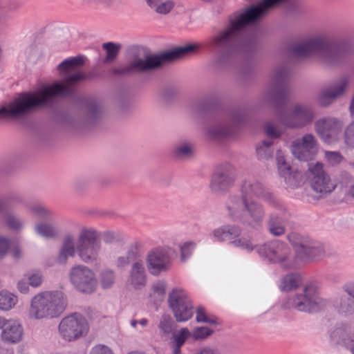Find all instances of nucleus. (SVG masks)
<instances>
[{
	"mask_svg": "<svg viewBox=\"0 0 354 354\" xmlns=\"http://www.w3.org/2000/svg\"><path fill=\"white\" fill-rule=\"evenodd\" d=\"M1 339L6 344H17L22 340L24 328L19 321L0 316Z\"/></svg>",
	"mask_w": 354,
	"mask_h": 354,
	"instance_id": "4be33fe9",
	"label": "nucleus"
},
{
	"mask_svg": "<svg viewBox=\"0 0 354 354\" xmlns=\"http://www.w3.org/2000/svg\"><path fill=\"white\" fill-rule=\"evenodd\" d=\"M147 5L153 10L158 6L161 0H145Z\"/></svg>",
	"mask_w": 354,
	"mask_h": 354,
	"instance_id": "0e129e2a",
	"label": "nucleus"
},
{
	"mask_svg": "<svg viewBox=\"0 0 354 354\" xmlns=\"http://www.w3.org/2000/svg\"><path fill=\"white\" fill-rule=\"evenodd\" d=\"M344 122L335 118H325L315 123V130L321 140L325 143L337 142L342 134Z\"/></svg>",
	"mask_w": 354,
	"mask_h": 354,
	"instance_id": "a211bd4d",
	"label": "nucleus"
},
{
	"mask_svg": "<svg viewBox=\"0 0 354 354\" xmlns=\"http://www.w3.org/2000/svg\"><path fill=\"white\" fill-rule=\"evenodd\" d=\"M17 302V297L8 292L1 291L0 292V309L9 310L13 308Z\"/></svg>",
	"mask_w": 354,
	"mask_h": 354,
	"instance_id": "c9c22d12",
	"label": "nucleus"
},
{
	"mask_svg": "<svg viewBox=\"0 0 354 354\" xmlns=\"http://www.w3.org/2000/svg\"><path fill=\"white\" fill-rule=\"evenodd\" d=\"M8 6V3L6 0H0V14L7 10Z\"/></svg>",
	"mask_w": 354,
	"mask_h": 354,
	"instance_id": "e2e57ef3",
	"label": "nucleus"
},
{
	"mask_svg": "<svg viewBox=\"0 0 354 354\" xmlns=\"http://www.w3.org/2000/svg\"><path fill=\"white\" fill-rule=\"evenodd\" d=\"M30 213L38 218L49 221H55V214L50 209L41 204H32L29 206Z\"/></svg>",
	"mask_w": 354,
	"mask_h": 354,
	"instance_id": "7c9ffc66",
	"label": "nucleus"
},
{
	"mask_svg": "<svg viewBox=\"0 0 354 354\" xmlns=\"http://www.w3.org/2000/svg\"><path fill=\"white\" fill-rule=\"evenodd\" d=\"M194 354H222L221 349L215 346H205L199 348Z\"/></svg>",
	"mask_w": 354,
	"mask_h": 354,
	"instance_id": "5fc2aeb1",
	"label": "nucleus"
},
{
	"mask_svg": "<svg viewBox=\"0 0 354 354\" xmlns=\"http://www.w3.org/2000/svg\"><path fill=\"white\" fill-rule=\"evenodd\" d=\"M115 281L114 273L111 270H104L101 274V283L104 288H110Z\"/></svg>",
	"mask_w": 354,
	"mask_h": 354,
	"instance_id": "09e8293b",
	"label": "nucleus"
},
{
	"mask_svg": "<svg viewBox=\"0 0 354 354\" xmlns=\"http://www.w3.org/2000/svg\"><path fill=\"white\" fill-rule=\"evenodd\" d=\"M289 71L285 66L275 68L272 81L263 94V100L271 102L278 103L286 99L288 89L286 80Z\"/></svg>",
	"mask_w": 354,
	"mask_h": 354,
	"instance_id": "4468645a",
	"label": "nucleus"
},
{
	"mask_svg": "<svg viewBox=\"0 0 354 354\" xmlns=\"http://www.w3.org/2000/svg\"><path fill=\"white\" fill-rule=\"evenodd\" d=\"M196 320L198 323H208L214 324L216 323V318L212 315H209L206 310L203 306H198L196 309Z\"/></svg>",
	"mask_w": 354,
	"mask_h": 354,
	"instance_id": "a19ab883",
	"label": "nucleus"
},
{
	"mask_svg": "<svg viewBox=\"0 0 354 354\" xmlns=\"http://www.w3.org/2000/svg\"><path fill=\"white\" fill-rule=\"evenodd\" d=\"M84 64L83 57H74L64 60L58 69L64 84L55 83L34 91L21 93L7 106L0 108V120H17L28 116L38 108L50 102L56 97H67L72 94L71 84L85 78L78 68Z\"/></svg>",
	"mask_w": 354,
	"mask_h": 354,
	"instance_id": "f257e3e1",
	"label": "nucleus"
},
{
	"mask_svg": "<svg viewBox=\"0 0 354 354\" xmlns=\"http://www.w3.org/2000/svg\"><path fill=\"white\" fill-rule=\"evenodd\" d=\"M198 47L197 44H189L160 55H153L143 47L133 46L128 49V63L122 66L113 68L111 73L117 75H127L151 71L165 62L180 59L193 53Z\"/></svg>",
	"mask_w": 354,
	"mask_h": 354,
	"instance_id": "20e7f679",
	"label": "nucleus"
},
{
	"mask_svg": "<svg viewBox=\"0 0 354 354\" xmlns=\"http://www.w3.org/2000/svg\"><path fill=\"white\" fill-rule=\"evenodd\" d=\"M115 236L113 233L107 232L104 233V241L106 243L110 242L111 239H114Z\"/></svg>",
	"mask_w": 354,
	"mask_h": 354,
	"instance_id": "69168bd1",
	"label": "nucleus"
},
{
	"mask_svg": "<svg viewBox=\"0 0 354 354\" xmlns=\"http://www.w3.org/2000/svg\"><path fill=\"white\" fill-rule=\"evenodd\" d=\"M230 243L233 246L239 248L249 252L253 251L254 249L257 250V248L259 246V245L254 244L251 238L245 236L231 241Z\"/></svg>",
	"mask_w": 354,
	"mask_h": 354,
	"instance_id": "e433bc0d",
	"label": "nucleus"
},
{
	"mask_svg": "<svg viewBox=\"0 0 354 354\" xmlns=\"http://www.w3.org/2000/svg\"><path fill=\"white\" fill-rule=\"evenodd\" d=\"M90 354H113L111 350L104 345H97L94 346Z\"/></svg>",
	"mask_w": 354,
	"mask_h": 354,
	"instance_id": "4d7b16f0",
	"label": "nucleus"
},
{
	"mask_svg": "<svg viewBox=\"0 0 354 354\" xmlns=\"http://www.w3.org/2000/svg\"><path fill=\"white\" fill-rule=\"evenodd\" d=\"M70 280L73 286L80 291L91 293L96 287V279L94 272L84 265L73 267L70 271Z\"/></svg>",
	"mask_w": 354,
	"mask_h": 354,
	"instance_id": "6ab92c4d",
	"label": "nucleus"
},
{
	"mask_svg": "<svg viewBox=\"0 0 354 354\" xmlns=\"http://www.w3.org/2000/svg\"><path fill=\"white\" fill-rule=\"evenodd\" d=\"M266 134L270 138H278L282 132L271 122H267L264 126Z\"/></svg>",
	"mask_w": 354,
	"mask_h": 354,
	"instance_id": "8fccbe9b",
	"label": "nucleus"
},
{
	"mask_svg": "<svg viewBox=\"0 0 354 354\" xmlns=\"http://www.w3.org/2000/svg\"><path fill=\"white\" fill-rule=\"evenodd\" d=\"M236 171L233 166L224 164L218 167L213 174L209 188L215 194L223 195L226 193L234 184Z\"/></svg>",
	"mask_w": 354,
	"mask_h": 354,
	"instance_id": "dca6fc26",
	"label": "nucleus"
},
{
	"mask_svg": "<svg viewBox=\"0 0 354 354\" xmlns=\"http://www.w3.org/2000/svg\"><path fill=\"white\" fill-rule=\"evenodd\" d=\"M9 247V240L5 237L0 236V258H2L6 255Z\"/></svg>",
	"mask_w": 354,
	"mask_h": 354,
	"instance_id": "13d9d810",
	"label": "nucleus"
},
{
	"mask_svg": "<svg viewBox=\"0 0 354 354\" xmlns=\"http://www.w3.org/2000/svg\"><path fill=\"white\" fill-rule=\"evenodd\" d=\"M213 330L207 327L201 326L194 328L192 335L195 339H203L210 336Z\"/></svg>",
	"mask_w": 354,
	"mask_h": 354,
	"instance_id": "de8ad7c7",
	"label": "nucleus"
},
{
	"mask_svg": "<svg viewBox=\"0 0 354 354\" xmlns=\"http://www.w3.org/2000/svg\"><path fill=\"white\" fill-rule=\"evenodd\" d=\"M346 194L348 197L354 198V183L348 189Z\"/></svg>",
	"mask_w": 354,
	"mask_h": 354,
	"instance_id": "338daca9",
	"label": "nucleus"
},
{
	"mask_svg": "<svg viewBox=\"0 0 354 354\" xmlns=\"http://www.w3.org/2000/svg\"><path fill=\"white\" fill-rule=\"evenodd\" d=\"M346 77H342L328 86L323 88L317 96V102L322 106H328L340 97L348 85Z\"/></svg>",
	"mask_w": 354,
	"mask_h": 354,
	"instance_id": "5701e85b",
	"label": "nucleus"
},
{
	"mask_svg": "<svg viewBox=\"0 0 354 354\" xmlns=\"http://www.w3.org/2000/svg\"><path fill=\"white\" fill-rule=\"evenodd\" d=\"M344 144L349 148L354 149V121L349 123L344 131Z\"/></svg>",
	"mask_w": 354,
	"mask_h": 354,
	"instance_id": "37998d69",
	"label": "nucleus"
},
{
	"mask_svg": "<svg viewBox=\"0 0 354 354\" xmlns=\"http://www.w3.org/2000/svg\"><path fill=\"white\" fill-rule=\"evenodd\" d=\"M288 239L292 245L297 257L304 261H310L321 257L324 253L322 245L308 236L297 232H291Z\"/></svg>",
	"mask_w": 354,
	"mask_h": 354,
	"instance_id": "9b49d317",
	"label": "nucleus"
},
{
	"mask_svg": "<svg viewBox=\"0 0 354 354\" xmlns=\"http://www.w3.org/2000/svg\"><path fill=\"white\" fill-rule=\"evenodd\" d=\"M66 304V298L61 291L40 292L30 301L29 317L33 319L57 317L64 311Z\"/></svg>",
	"mask_w": 354,
	"mask_h": 354,
	"instance_id": "423d86ee",
	"label": "nucleus"
},
{
	"mask_svg": "<svg viewBox=\"0 0 354 354\" xmlns=\"http://www.w3.org/2000/svg\"><path fill=\"white\" fill-rule=\"evenodd\" d=\"M148 319H145V318H143L140 320L138 321V324L142 326V327H145L147 326L148 324Z\"/></svg>",
	"mask_w": 354,
	"mask_h": 354,
	"instance_id": "774afa93",
	"label": "nucleus"
},
{
	"mask_svg": "<svg viewBox=\"0 0 354 354\" xmlns=\"http://www.w3.org/2000/svg\"><path fill=\"white\" fill-rule=\"evenodd\" d=\"M38 223L35 225V232L41 236L45 238H54L59 234V229L53 223Z\"/></svg>",
	"mask_w": 354,
	"mask_h": 354,
	"instance_id": "c756f323",
	"label": "nucleus"
},
{
	"mask_svg": "<svg viewBox=\"0 0 354 354\" xmlns=\"http://www.w3.org/2000/svg\"><path fill=\"white\" fill-rule=\"evenodd\" d=\"M241 194L230 195L226 200L225 208L230 220L239 222L244 226L253 229L260 227L266 216V210L262 204L249 198L255 196L278 206L273 195L258 180L246 178L241 185Z\"/></svg>",
	"mask_w": 354,
	"mask_h": 354,
	"instance_id": "7ed1b4c3",
	"label": "nucleus"
},
{
	"mask_svg": "<svg viewBox=\"0 0 354 354\" xmlns=\"http://www.w3.org/2000/svg\"><path fill=\"white\" fill-rule=\"evenodd\" d=\"M167 283L164 281H158L152 285L151 297L157 299L158 301H162L166 292Z\"/></svg>",
	"mask_w": 354,
	"mask_h": 354,
	"instance_id": "ea45409f",
	"label": "nucleus"
},
{
	"mask_svg": "<svg viewBox=\"0 0 354 354\" xmlns=\"http://www.w3.org/2000/svg\"><path fill=\"white\" fill-rule=\"evenodd\" d=\"M276 160H277V167L279 166H281V165H284L285 164L288 163L285 159L283 153L281 150H278L277 151Z\"/></svg>",
	"mask_w": 354,
	"mask_h": 354,
	"instance_id": "680f3d73",
	"label": "nucleus"
},
{
	"mask_svg": "<svg viewBox=\"0 0 354 354\" xmlns=\"http://www.w3.org/2000/svg\"><path fill=\"white\" fill-rule=\"evenodd\" d=\"M222 227L227 241H231L239 237L241 233V228L237 225H223Z\"/></svg>",
	"mask_w": 354,
	"mask_h": 354,
	"instance_id": "79ce46f5",
	"label": "nucleus"
},
{
	"mask_svg": "<svg viewBox=\"0 0 354 354\" xmlns=\"http://www.w3.org/2000/svg\"><path fill=\"white\" fill-rule=\"evenodd\" d=\"M257 252L266 260L278 263L284 268L292 269L295 267L290 248L279 240L275 239L259 245L257 248Z\"/></svg>",
	"mask_w": 354,
	"mask_h": 354,
	"instance_id": "6e6552de",
	"label": "nucleus"
},
{
	"mask_svg": "<svg viewBox=\"0 0 354 354\" xmlns=\"http://www.w3.org/2000/svg\"><path fill=\"white\" fill-rule=\"evenodd\" d=\"M102 106L97 102H91L88 104L86 120L88 123L97 122L102 115Z\"/></svg>",
	"mask_w": 354,
	"mask_h": 354,
	"instance_id": "f704fd0d",
	"label": "nucleus"
},
{
	"mask_svg": "<svg viewBox=\"0 0 354 354\" xmlns=\"http://www.w3.org/2000/svg\"><path fill=\"white\" fill-rule=\"evenodd\" d=\"M192 335L191 333L187 328H181L178 333L174 335V344L178 346H182L185 341Z\"/></svg>",
	"mask_w": 354,
	"mask_h": 354,
	"instance_id": "a18cd8bd",
	"label": "nucleus"
},
{
	"mask_svg": "<svg viewBox=\"0 0 354 354\" xmlns=\"http://www.w3.org/2000/svg\"><path fill=\"white\" fill-rule=\"evenodd\" d=\"M29 283L24 280H20L17 283V288L20 292L26 294L29 290Z\"/></svg>",
	"mask_w": 354,
	"mask_h": 354,
	"instance_id": "052dcab7",
	"label": "nucleus"
},
{
	"mask_svg": "<svg viewBox=\"0 0 354 354\" xmlns=\"http://www.w3.org/2000/svg\"><path fill=\"white\" fill-rule=\"evenodd\" d=\"M288 305L298 311L313 313L323 309L326 301L319 295L313 285H308L301 291L290 296Z\"/></svg>",
	"mask_w": 354,
	"mask_h": 354,
	"instance_id": "0eeeda50",
	"label": "nucleus"
},
{
	"mask_svg": "<svg viewBox=\"0 0 354 354\" xmlns=\"http://www.w3.org/2000/svg\"><path fill=\"white\" fill-rule=\"evenodd\" d=\"M268 232L273 236H280L285 234V219L277 212L270 213L267 221Z\"/></svg>",
	"mask_w": 354,
	"mask_h": 354,
	"instance_id": "a878e982",
	"label": "nucleus"
},
{
	"mask_svg": "<svg viewBox=\"0 0 354 354\" xmlns=\"http://www.w3.org/2000/svg\"><path fill=\"white\" fill-rule=\"evenodd\" d=\"M195 244L193 242H187L180 246V259L185 261L192 254Z\"/></svg>",
	"mask_w": 354,
	"mask_h": 354,
	"instance_id": "864d4df0",
	"label": "nucleus"
},
{
	"mask_svg": "<svg viewBox=\"0 0 354 354\" xmlns=\"http://www.w3.org/2000/svg\"><path fill=\"white\" fill-rule=\"evenodd\" d=\"M129 282L136 289H141L146 284V273L142 261L133 263L130 271Z\"/></svg>",
	"mask_w": 354,
	"mask_h": 354,
	"instance_id": "b1692460",
	"label": "nucleus"
},
{
	"mask_svg": "<svg viewBox=\"0 0 354 354\" xmlns=\"http://www.w3.org/2000/svg\"><path fill=\"white\" fill-rule=\"evenodd\" d=\"M319 151V144L312 133H306L301 138L295 139L291 144V152L295 158L301 161L314 159Z\"/></svg>",
	"mask_w": 354,
	"mask_h": 354,
	"instance_id": "f3484780",
	"label": "nucleus"
},
{
	"mask_svg": "<svg viewBox=\"0 0 354 354\" xmlns=\"http://www.w3.org/2000/svg\"><path fill=\"white\" fill-rule=\"evenodd\" d=\"M146 263L149 272L151 275L159 276L169 270L172 261L166 250L156 248L148 252Z\"/></svg>",
	"mask_w": 354,
	"mask_h": 354,
	"instance_id": "aec40b11",
	"label": "nucleus"
},
{
	"mask_svg": "<svg viewBox=\"0 0 354 354\" xmlns=\"http://www.w3.org/2000/svg\"><path fill=\"white\" fill-rule=\"evenodd\" d=\"M301 283L302 279L299 274L289 273L281 279L279 288L282 291L290 292L296 290Z\"/></svg>",
	"mask_w": 354,
	"mask_h": 354,
	"instance_id": "cd10ccee",
	"label": "nucleus"
},
{
	"mask_svg": "<svg viewBox=\"0 0 354 354\" xmlns=\"http://www.w3.org/2000/svg\"><path fill=\"white\" fill-rule=\"evenodd\" d=\"M324 159L328 165L336 167L341 164L344 158L339 151H325Z\"/></svg>",
	"mask_w": 354,
	"mask_h": 354,
	"instance_id": "4c0bfd02",
	"label": "nucleus"
},
{
	"mask_svg": "<svg viewBox=\"0 0 354 354\" xmlns=\"http://www.w3.org/2000/svg\"><path fill=\"white\" fill-rule=\"evenodd\" d=\"M286 0H263L246 8L231 19L230 24L210 39L212 47L217 50L215 62L222 65L230 61L239 50L252 51L256 45L254 36L243 35L245 28L265 17L268 12Z\"/></svg>",
	"mask_w": 354,
	"mask_h": 354,
	"instance_id": "f03ea898",
	"label": "nucleus"
},
{
	"mask_svg": "<svg viewBox=\"0 0 354 354\" xmlns=\"http://www.w3.org/2000/svg\"><path fill=\"white\" fill-rule=\"evenodd\" d=\"M194 153V147L188 141H180L174 146L173 154L178 159L185 160L192 157Z\"/></svg>",
	"mask_w": 354,
	"mask_h": 354,
	"instance_id": "c85d7f7f",
	"label": "nucleus"
},
{
	"mask_svg": "<svg viewBox=\"0 0 354 354\" xmlns=\"http://www.w3.org/2000/svg\"><path fill=\"white\" fill-rule=\"evenodd\" d=\"M97 231L94 228L84 227L77 239V252L81 261L91 263L98 259L101 243L97 240Z\"/></svg>",
	"mask_w": 354,
	"mask_h": 354,
	"instance_id": "9d476101",
	"label": "nucleus"
},
{
	"mask_svg": "<svg viewBox=\"0 0 354 354\" xmlns=\"http://www.w3.org/2000/svg\"><path fill=\"white\" fill-rule=\"evenodd\" d=\"M138 252L136 248H129L126 253L120 256L115 261V265L118 268H123L129 265L131 262H135L137 260Z\"/></svg>",
	"mask_w": 354,
	"mask_h": 354,
	"instance_id": "72a5a7b5",
	"label": "nucleus"
},
{
	"mask_svg": "<svg viewBox=\"0 0 354 354\" xmlns=\"http://www.w3.org/2000/svg\"><path fill=\"white\" fill-rule=\"evenodd\" d=\"M158 328L161 332V335L167 336L171 333L173 328V319L169 315H163L160 320Z\"/></svg>",
	"mask_w": 354,
	"mask_h": 354,
	"instance_id": "58836bf2",
	"label": "nucleus"
},
{
	"mask_svg": "<svg viewBox=\"0 0 354 354\" xmlns=\"http://www.w3.org/2000/svg\"><path fill=\"white\" fill-rule=\"evenodd\" d=\"M88 329L86 319L78 313L64 317L58 326L60 337L66 342L75 341L86 335Z\"/></svg>",
	"mask_w": 354,
	"mask_h": 354,
	"instance_id": "f8f14e48",
	"label": "nucleus"
},
{
	"mask_svg": "<svg viewBox=\"0 0 354 354\" xmlns=\"http://www.w3.org/2000/svg\"><path fill=\"white\" fill-rule=\"evenodd\" d=\"M168 304L177 322H187L193 316L192 301L183 289H173L168 295Z\"/></svg>",
	"mask_w": 354,
	"mask_h": 354,
	"instance_id": "ddd939ff",
	"label": "nucleus"
},
{
	"mask_svg": "<svg viewBox=\"0 0 354 354\" xmlns=\"http://www.w3.org/2000/svg\"><path fill=\"white\" fill-rule=\"evenodd\" d=\"M77 251V246H75V240L72 235L69 234L64 237L56 261L59 264H66L69 257H73Z\"/></svg>",
	"mask_w": 354,
	"mask_h": 354,
	"instance_id": "393cba45",
	"label": "nucleus"
},
{
	"mask_svg": "<svg viewBox=\"0 0 354 354\" xmlns=\"http://www.w3.org/2000/svg\"><path fill=\"white\" fill-rule=\"evenodd\" d=\"M279 121L290 129H301L311 124L315 118L313 107L305 103L293 104L288 111L277 114Z\"/></svg>",
	"mask_w": 354,
	"mask_h": 354,
	"instance_id": "1a4fd4ad",
	"label": "nucleus"
},
{
	"mask_svg": "<svg viewBox=\"0 0 354 354\" xmlns=\"http://www.w3.org/2000/svg\"><path fill=\"white\" fill-rule=\"evenodd\" d=\"M354 283L349 286L346 292L350 288H353ZM348 293V292H347ZM349 296H342L339 298V301L336 304V308L338 312L341 314L347 315L354 312V302L353 301V298H354L351 295L348 294Z\"/></svg>",
	"mask_w": 354,
	"mask_h": 354,
	"instance_id": "2f4dec72",
	"label": "nucleus"
},
{
	"mask_svg": "<svg viewBox=\"0 0 354 354\" xmlns=\"http://www.w3.org/2000/svg\"><path fill=\"white\" fill-rule=\"evenodd\" d=\"M102 46L106 51L105 62L114 59L117 57L120 48V45L115 44L113 42L104 43Z\"/></svg>",
	"mask_w": 354,
	"mask_h": 354,
	"instance_id": "c03bdc74",
	"label": "nucleus"
},
{
	"mask_svg": "<svg viewBox=\"0 0 354 354\" xmlns=\"http://www.w3.org/2000/svg\"><path fill=\"white\" fill-rule=\"evenodd\" d=\"M308 178L311 189L319 194V196L331 193L336 187V185L324 171V165L321 162L309 165Z\"/></svg>",
	"mask_w": 354,
	"mask_h": 354,
	"instance_id": "2eb2a0df",
	"label": "nucleus"
},
{
	"mask_svg": "<svg viewBox=\"0 0 354 354\" xmlns=\"http://www.w3.org/2000/svg\"><path fill=\"white\" fill-rule=\"evenodd\" d=\"M241 122L239 113L233 114L230 122L221 119H215L206 127V134L212 140H220L224 139L232 133V126Z\"/></svg>",
	"mask_w": 354,
	"mask_h": 354,
	"instance_id": "412c9836",
	"label": "nucleus"
},
{
	"mask_svg": "<svg viewBox=\"0 0 354 354\" xmlns=\"http://www.w3.org/2000/svg\"><path fill=\"white\" fill-rule=\"evenodd\" d=\"M209 236L214 242L223 243L227 241L222 225L212 230Z\"/></svg>",
	"mask_w": 354,
	"mask_h": 354,
	"instance_id": "603ef678",
	"label": "nucleus"
},
{
	"mask_svg": "<svg viewBox=\"0 0 354 354\" xmlns=\"http://www.w3.org/2000/svg\"><path fill=\"white\" fill-rule=\"evenodd\" d=\"M174 2L171 0H161L154 10L160 15H167L174 8Z\"/></svg>",
	"mask_w": 354,
	"mask_h": 354,
	"instance_id": "49530a36",
	"label": "nucleus"
},
{
	"mask_svg": "<svg viewBox=\"0 0 354 354\" xmlns=\"http://www.w3.org/2000/svg\"><path fill=\"white\" fill-rule=\"evenodd\" d=\"M176 93L174 89L171 88H167L162 90L160 93V97L163 101H169L171 97H173Z\"/></svg>",
	"mask_w": 354,
	"mask_h": 354,
	"instance_id": "bf43d9fd",
	"label": "nucleus"
},
{
	"mask_svg": "<svg viewBox=\"0 0 354 354\" xmlns=\"http://www.w3.org/2000/svg\"><path fill=\"white\" fill-rule=\"evenodd\" d=\"M352 49V44L347 40L331 41L326 35L321 34L305 39L291 48L293 56L306 58L316 56L327 64H334Z\"/></svg>",
	"mask_w": 354,
	"mask_h": 354,
	"instance_id": "39448f33",
	"label": "nucleus"
},
{
	"mask_svg": "<svg viewBox=\"0 0 354 354\" xmlns=\"http://www.w3.org/2000/svg\"><path fill=\"white\" fill-rule=\"evenodd\" d=\"M28 283L32 287H37L41 285L42 281V276L39 273H34L30 274L28 278Z\"/></svg>",
	"mask_w": 354,
	"mask_h": 354,
	"instance_id": "6e6d98bb",
	"label": "nucleus"
},
{
	"mask_svg": "<svg viewBox=\"0 0 354 354\" xmlns=\"http://www.w3.org/2000/svg\"><path fill=\"white\" fill-rule=\"evenodd\" d=\"M6 223L9 227L15 230H21L24 226V223L14 215H8Z\"/></svg>",
	"mask_w": 354,
	"mask_h": 354,
	"instance_id": "3c124183",
	"label": "nucleus"
},
{
	"mask_svg": "<svg viewBox=\"0 0 354 354\" xmlns=\"http://www.w3.org/2000/svg\"><path fill=\"white\" fill-rule=\"evenodd\" d=\"M279 175L284 178L286 184L296 187L299 183L301 176L298 171H293L288 163L277 167Z\"/></svg>",
	"mask_w": 354,
	"mask_h": 354,
	"instance_id": "bb28decb",
	"label": "nucleus"
},
{
	"mask_svg": "<svg viewBox=\"0 0 354 354\" xmlns=\"http://www.w3.org/2000/svg\"><path fill=\"white\" fill-rule=\"evenodd\" d=\"M256 151L259 160H269L274 152L273 142L270 140H263L257 145Z\"/></svg>",
	"mask_w": 354,
	"mask_h": 354,
	"instance_id": "473e14b6",
	"label": "nucleus"
}]
</instances>
